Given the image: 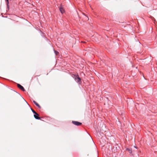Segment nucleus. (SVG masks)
Segmentation results:
<instances>
[{
  "label": "nucleus",
  "mask_w": 157,
  "mask_h": 157,
  "mask_svg": "<svg viewBox=\"0 0 157 157\" xmlns=\"http://www.w3.org/2000/svg\"><path fill=\"white\" fill-rule=\"evenodd\" d=\"M72 123L74 124L77 126H79L82 124V123L78 121H73Z\"/></svg>",
  "instance_id": "f03ea898"
},
{
  "label": "nucleus",
  "mask_w": 157,
  "mask_h": 157,
  "mask_svg": "<svg viewBox=\"0 0 157 157\" xmlns=\"http://www.w3.org/2000/svg\"><path fill=\"white\" fill-rule=\"evenodd\" d=\"M54 52H55V53L56 55H58V54L59 53L58 52L55 50H54Z\"/></svg>",
  "instance_id": "0eeeda50"
},
{
  "label": "nucleus",
  "mask_w": 157,
  "mask_h": 157,
  "mask_svg": "<svg viewBox=\"0 0 157 157\" xmlns=\"http://www.w3.org/2000/svg\"><path fill=\"white\" fill-rule=\"evenodd\" d=\"M31 110H32V112H33V113L34 114H35V113H36V112L33 110V109H31Z\"/></svg>",
  "instance_id": "6e6552de"
},
{
  "label": "nucleus",
  "mask_w": 157,
  "mask_h": 157,
  "mask_svg": "<svg viewBox=\"0 0 157 157\" xmlns=\"http://www.w3.org/2000/svg\"><path fill=\"white\" fill-rule=\"evenodd\" d=\"M75 81L79 84L81 82V79L78 76H76L75 78Z\"/></svg>",
  "instance_id": "f257e3e1"
},
{
  "label": "nucleus",
  "mask_w": 157,
  "mask_h": 157,
  "mask_svg": "<svg viewBox=\"0 0 157 157\" xmlns=\"http://www.w3.org/2000/svg\"><path fill=\"white\" fill-rule=\"evenodd\" d=\"M153 19H154L155 20V19L153 17H152Z\"/></svg>",
  "instance_id": "9b49d317"
},
{
  "label": "nucleus",
  "mask_w": 157,
  "mask_h": 157,
  "mask_svg": "<svg viewBox=\"0 0 157 157\" xmlns=\"http://www.w3.org/2000/svg\"><path fill=\"white\" fill-rule=\"evenodd\" d=\"M59 9L60 11V12H61V13H64V10L63 9V8H62V7H60L59 8Z\"/></svg>",
  "instance_id": "39448f33"
},
{
  "label": "nucleus",
  "mask_w": 157,
  "mask_h": 157,
  "mask_svg": "<svg viewBox=\"0 0 157 157\" xmlns=\"http://www.w3.org/2000/svg\"><path fill=\"white\" fill-rule=\"evenodd\" d=\"M34 116L35 118L36 119L39 120L40 119V118L39 117V115L36 113L34 114Z\"/></svg>",
  "instance_id": "20e7f679"
},
{
  "label": "nucleus",
  "mask_w": 157,
  "mask_h": 157,
  "mask_svg": "<svg viewBox=\"0 0 157 157\" xmlns=\"http://www.w3.org/2000/svg\"><path fill=\"white\" fill-rule=\"evenodd\" d=\"M127 150L128 151H129V153H131L132 151H131V150L130 149H127Z\"/></svg>",
  "instance_id": "1a4fd4ad"
},
{
  "label": "nucleus",
  "mask_w": 157,
  "mask_h": 157,
  "mask_svg": "<svg viewBox=\"0 0 157 157\" xmlns=\"http://www.w3.org/2000/svg\"><path fill=\"white\" fill-rule=\"evenodd\" d=\"M33 102L36 105V106H37L38 108H40V106L36 101H33Z\"/></svg>",
  "instance_id": "423d86ee"
},
{
  "label": "nucleus",
  "mask_w": 157,
  "mask_h": 157,
  "mask_svg": "<svg viewBox=\"0 0 157 157\" xmlns=\"http://www.w3.org/2000/svg\"><path fill=\"white\" fill-rule=\"evenodd\" d=\"M17 86L18 88H19L20 89L22 90L23 91H25V90L24 88L20 84H17Z\"/></svg>",
  "instance_id": "7ed1b4c3"
},
{
  "label": "nucleus",
  "mask_w": 157,
  "mask_h": 157,
  "mask_svg": "<svg viewBox=\"0 0 157 157\" xmlns=\"http://www.w3.org/2000/svg\"><path fill=\"white\" fill-rule=\"evenodd\" d=\"M7 2V6H8V5L9 4V0H6Z\"/></svg>",
  "instance_id": "9d476101"
}]
</instances>
